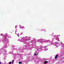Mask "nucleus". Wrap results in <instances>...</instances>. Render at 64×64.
Masks as SVG:
<instances>
[{
    "label": "nucleus",
    "instance_id": "obj_6",
    "mask_svg": "<svg viewBox=\"0 0 64 64\" xmlns=\"http://www.w3.org/2000/svg\"><path fill=\"white\" fill-rule=\"evenodd\" d=\"M19 64H22V62H19Z\"/></svg>",
    "mask_w": 64,
    "mask_h": 64
},
{
    "label": "nucleus",
    "instance_id": "obj_10",
    "mask_svg": "<svg viewBox=\"0 0 64 64\" xmlns=\"http://www.w3.org/2000/svg\"><path fill=\"white\" fill-rule=\"evenodd\" d=\"M18 35H19V34H18Z\"/></svg>",
    "mask_w": 64,
    "mask_h": 64
},
{
    "label": "nucleus",
    "instance_id": "obj_7",
    "mask_svg": "<svg viewBox=\"0 0 64 64\" xmlns=\"http://www.w3.org/2000/svg\"><path fill=\"white\" fill-rule=\"evenodd\" d=\"M14 61V60H12V64H13V62Z\"/></svg>",
    "mask_w": 64,
    "mask_h": 64
},
{
    "label": "nucleus",
    "instance_id": "obj_9",
    "mask_svg": "<svg viewBox=\"0 0 64 64\" xmlns=\"http://www.w3.org/2000/svg\"><path fill=\"white\" fill-rule=\"evenodd\" d=\"M1 64V62H0V64Z\"/></svg>",
    "mask_w": 64,
    "mask_h": 64
},
{
    "label": "nucleus",
    "instance_id": "obj_8",
    "mask_svg": "<svg viewBox=\"0 0 64 64\" xmlns=\"http://www.w3.org/2000/svg\"><path fill=\"white\" fill-rule=\"evenodd\" d=\"M15 26V28H16V26Z\"/></svg>",
    "mask_w": 64,
    "mask_h": 64
},
{
    "label": "nucleus",
    "instance_id": "obj_11",
    "mask_svg": "<svg viewBox=\"0 0 64 64\" xmlns=\"http://www.w3.org/2000/svg\"><path fill=\"white\" fill-rule=\"evenodd\" d=\"M18 37H19V36L18 35Z\"/></svg>",
    "mask_w": 64,
    "mask_h": 64
},
{
    "label": "nucleus",
    "instance_id": "obj_5",
    "mask_svg": "<svg viewBox=\"0 0 64 64\" xmlns=\"http://www.w3.org/2000/svg\"><path fill=\"white\" fill-rule=\"evenodd\" d=\"M11 63H12V62H9V64H11Z\"/></svg>",
    "mask_w": 64,
    "mask_h": 64
},
{
    "label": "nucleus",
    "instance_id": "obj_4",
    "mask_svg": "<svg viewBox=\"0 0 64 64\" xmlns=\"http://www.w3.org/2000/svg\"><path fill=\"white\" fill-rule=\"evenodd\" d=\"M24 28H25L24 26H22V29H24Z\"/></svg>",
    "mask_w": 64,
    "mask_h": 64
},
{
    "label": "nucleus",
    "instance_id": "obj_3",
    "mask_svg": "<svg viewBox=\"0 0 64 64\" xmlns=\"http://www.w3.org/2000/svg\"><path fill=\"white\" fill-rule=\"evenodd\" d=\"M38 54V53L37 52L35 54H34L35 56H36V55H37Z\"/></svg>",
    "mask_w": 64,
    "mask_h": 64
},
{
    "label": "nucleus",
    "instance_id": "obj_1",
    "mask_svg": "<svg viewBox=\"0 0 64 64\" xmlns=\"http://www.w3.org/2000/svg\"><path fill=\"white\" fill-rule=\"evenodd\" d=\"M58 54H56L55 56V59H57V58H58Z\"/></svg>",
    "mask_w": 64,
    "mask_h": 64
},
{
    "label": "nucleus",
    "instance_id": "obj_2",
    "mask_svg": "<svg viewBox=\"0 0 64 64\" xmlns=\"http://www.w3.org/2000/svg\"><path fill=\"white\" fill-rule=\"evenodd\" d=\"M47 62H48V61H46L44 62V64H46Z\"/></svg>",
    "mask_w": 64,
    "mask_h": 64
},
{
    "label": "nucleus",
    "instance_id": "obj_12",
    "mask_svg": "<svg viewBox=\"0 0 64 64\" xmlns=\"http://www.w3.org/2000/svg\"><path fill=\"white\" fill-rule=\"evenodd\" d=\"M60 43H62V42H60Z\"/></svg>",
    "mask_w": 64,
    "mask_h": 64
}]
</instances>
